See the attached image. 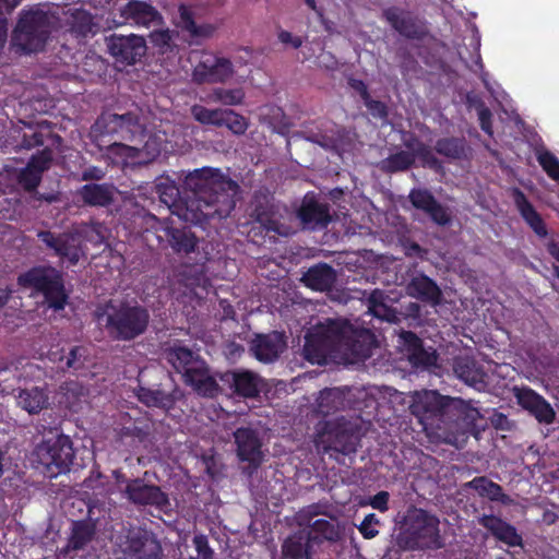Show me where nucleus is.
Masks as SVG:
<instances>
[{
    "instance_id": "nucleus-45",
    "label": "nucleus",
    "mask_w": 559,
    "mask_h": 559,
    "mask_svg": "<svg viewBox=\"0 0 559 559\" xmlns=\"http://www.w3.org/2000/svg\"><path fill=\"white\" fill-rule=\"evenodd\" d=\"M312 545L320 544L323 540L335 542L340 537L338 528L333 522L319 519L316 520L311 525L308 533H305Z\"/></svg>"
},
{
    "instance_id": "nucleus-25",
    "label": "nucleus",
    "mask_w": 559,
    "mask_h": 559,
    "mask_svg": "<svg viewBox=\"0 0 559 559\" xmlns=\"http://www.w3.org/2000/svg\"><path fill=\"white\" fill-rule=\"evenodd\" d=\"M408 199L415 209L425 212L437 225L450 224L451 215L448 209L440 204L429 190L414 188L411 190Z\"/></svg>"
},
{
    "instance_id": "nucleus-63",
    "label": "nucleus",
    "mask_w": 559,
    "mask_h": 559,
    "mask_svg": "<svg viewBox=\"0 0 559 559\" xmlns=\"http://www.w3.org/2000/svg\"><path fill=\"white\" fill-rule=\"evenodd\" d=\"M478 121L480 129L491 136L493 134L492 114L488 107L481 106L478 109Z\"/></svg>"
},
{
    "instance_id": "nucleus-52",
    "label": "nucleus",
    "mask_w": 559,
    "mask_h": 559,
    "mask_svg": "<svg viewBox=\"0 0 559 559\" xmlns=\"http://www.w3.org/2000/svg\"><path fill=\"white\" fill-rule=\"evenodd\" d=\"M69 24L71 29L81 36H86L92 31L93 17L90 12L83 9L71 10Z\"/></svg>"
},
{
    "instance_id": "nucleus-29",
    "label": "nucleus",
    "mask_w": 559,
    "mask_h": 559,
    "mask_svg": "<svg viewBox=\"0 0 559 559\" xmlns=\"http://www.w3.org/2000/svg\"><path fill=\"white\" fill-rule=\"evenodd\" d=\"M512 197L516 210L527 226L537 237L546 238L548 236L546 223L534 205L528 201L525 193L520 188H513Z\"/></svg>"
},
{
    "instance_id": "nucleus-47",
    "label": "nucleus",
    "mask_w": 559,
    "mask_h": 559,
    "mask_svg": "<svg viewBox=\"0 0 559 559\" xmlns=\"http://www.w3.org/2000/svg\"><path fill=\"white\" fill-rule=\"evenodd\" d=\"M94 535L95 528L92 524L84 521L74 522L67 548L81 550L93 539Z\"/></svg>"
},
{
    "instance_id": "nucleus-11",
    "label": "nucleus",
    "mask_w": 559,
    "mask_h": 559,
    "mask_svg": "<svg viewBox=\"0 0 559 559\" xmlns=\"http://www.w3.org/2000/svg\"><path fill=\"white\" fill-rule=\"evenodd\" d=\"M117 559H163V548L146 530H130L118 544Z\"/></svg>"
},
{
    "instance_id": "nucleus-51",
    "label": "nucleus",
    "mask_w": 559,
    "mask_h": 559,
    "mask_svg": "<svg viewBox=\"0 0 559 559\" xmlns=\"http://www.w3.org/2000/svg\"><path fill=\"white\" fill-rule=\"evenodd\" d=\"M246 93L242 87L224 88L216 87L211 94V99L224 106H239L243 103Z\"/></svg>"
},
{
    "instance_id": "nucleus-36",
    "label": "nucleus",
    "mask_w": 559,
    "mask_h": 559,
    "mask_svg": "<svg viewBox=\"0 0 559 559\" xmlns=\"http://www.w3.org/2000/svg\"><path fill=\"white\" fill-rule=\"evenodd\" d=\"M165 235L171 249L178 254H189L198 247L199 239L187 227H173L165 228Z\"/></svg>"
},
{
    "instance_id": "nucleus-9",
    "label": "nucleus",
    "mask_w": 559,
    "mask_h": 559,
    "mask_svg": "<svg viewBox=\"0 0 559 559\" xmlns=\"http://www.w3.org/2000/svg\"><path fill=\"white\" fill-rule=\"evenodd\" d=\"M358 442L357 431L344 417L325 421L316 438V444L323 453L336 452L343 455L355 453Z\"/></svg>"
},
{
    "instance_id": "nucleus-26",
    "label": "nucleus",
    "mask_w": 559,
    "mask_h": 559,
    "mask_svg": "<svg viewBox=\"0 0 559 559\" xmlns=\"http://www.w3.org/2000/svg\"><path fill=\"white\" fill-rule=\"evenodd\" d=\"M286 347L283 334L273 331L267 334H257L250 342V350L261 362L275 361Z\"/></svg>"
},
{
    "instance_id": "nucleus-57",
    "label": "nucleus",
    "mask_w": 559,
    "mask_h": 559,
    "mask_svg": "<svg viewBox=\"0 0 559 559\" xmlns=\"http://www.w3.org/2000/svg\"><path fill=\"white\" fill-rule=\"evenodd\" d=\"M52 163V150L45 147L41 151L33 154L28 159L26 166L35 170L37 174H43L48 170Z\"/></svg>"
},
{
    "instance_id": "nucleus-33",
    "label": "nucleus",
    "mask_w": 559,
    "mask_h": 559,
    "mask_svg": "<svg viewBox=\"0 0 559 559\" xmlns=\"http://www.w3.org/2000/svg\"><path fill=\"white\" fill-rule=\"evenodd\" d=\"M406 152L414 155V160L418 159L423 167L439 171L442 169L441 160L433 154L429 145L424 143L417 135L409 133L404 140Z\"/></svg>"
},
{
    "instance_id": "nucleus-37",
    "label": "nucleus",
    "mask_w": 559,
    "mask_h": 559,
    "mask_svg": "<svg viewBox=\"0 0 559 559\" xmlns=\"http://www.w3.org/2000/svg\"><path fill=\"white\" fill-rule=\"evenodd\" d=\"M388 300L389 296L384 292L380 289L372 290L368 297L369 312L382 321H386L389 323H397L400 322L401 313L395 308L390 306Z\"/></svg>"
},
{
    "instance_id": "nucleus-17",
    "label": "nucleus",
    "mask_w": 559,
    "mask_h": 559,
    "mask_svg": "<svg viewBox=\"0 0 559 559\" xmlns=\"http://www.w3.org/2000/svg\"><path fill=\"white\" fill-rule=\"evenodd\" d=\"M342 352L357 359H368L377 346L374 334L365 328H355L347 320H342Z\"/></svg>"
},
{
    "instance_id": "nucleus-10",
    "label": "nucleus",
    "mask_w": 559,
    "mask_h": 559,
    "mask_svg": "<svg viewBox=\"0 0 559 559\" xmlns=\"http://www.w3.org/2000/svg\"><path fill=\"white\" fill-rule=\"evenodd\" d=\"M409 411L423 428L428 430L440 428V423L449 416L450 408L440 393L425 390L413 395Z\"/></svg>"
},
{
    "instance_id": "nucleus-58",
    "label": "nucleus",
    "mask_w": 559,
    "mask_h": 559,
    "mask_svg": "<svg viewBox=\"0 0 559 559\" xmlns=\"http://www.w3.org/2000/svg\"><path fill=\"white\" fill-rule=\"evenodd\" d=\"M150 436V426H138V425H131L123 427L121 429V437L122 438H131L134 442L138 443H144L147 441Z\"/></svg>"
},
{
    "instance_id": "nucleus-22",
    "label": "nucleus",
    "mask_w": 559,
    "mask_h": 559,
    "mask_svg": "<svg viewBox=\"0 0 559 559\" xmlns=\"http://www.w3.org/2000/svg\"><path fill=\"white\" fill-rule=\"evenodd\" d=\"M120 16L136 26L159 27L164 25V17L151 3L140 0H130L120 9Z\"/></svg>"
},
{
    "instance_id": "nucleus-42",
    "label": "nucleus",
    "mask_w": 559,
    "mask_h": 559,
    "mask_svg": "<svg viewBox=\"0 0 559 559\" xmlns=\"http://www.w3.org/2000/svg\"><path fill=\"white\" fill-rule=\"evenodd\" d=\"M251 217H253V219L259 223L260 226L267 233L273 231L276 234H282L281 223L276 218L274 207L272 204H270L269 200H255L253 203Z\"/></svg>"
},
{
    "instance_id": "nucleus-61",
    "label": "nucleus",
    "mask_w": 559,
    "mask_h": 559,
    "mask_svg": "<svg viewBox=\"0 0 559 559\" xmlns=\"http://www.w3.org/2000/svg\"><path fill=\"white\" fill-rule=\"evenodd\" d=\"M379 524V520L376 514L370 513L365 516L358 530L366 539H371L379 534V531L374 528V525Z\"/></svg>"
},
{
    "instance_id": "nucleus-31",
    "label": "nucleus",
    "mask_w": 559,
    "mask_h": 559,
    "mask_svg": "<svg viewBox=\"0 0 559 559\" xmlns=\"http://www.w3.org/2000/svg\"><path fill=\"white\" fill-rule=\"evenodd\" d=\"M407 295L430 306H438L442 301V292L437 283L425 274L411 278L406 285Z\"/></svg>"
},
{
    "instance_id": "nucleus-3",
    "label": "nucleus",
    "mask_w": 559,
    "mask_h": 559,
    "mask_svg": "<svg viewBox=\"0 0 559 559\" xmlns=\"http://www.w3.org/2000/svg\"><path fill=\"white\" fill-rule=\"evenodd\" d=\"M439 525L440 521L436 515L423 509H409L396 543L403 550L440 549L444 543Z\"/></svg>"
},
{
    "instance_id": "nucleus-6",
    "label": "nucleus",
    "mask_w": 559,
    "mask_h": 559,
    "mask_svg": "<svg viewBox=\"0 0 559 559\" xmlns=\"http://www.w3.org/2000/svg\"><path fill=\"white\" fill-rule=\"evenodd\" d=\"M52 17L40 9L23 10L12 34V44L31 53L41 51L51 34Z\"/></svg>"
},
{
    "instance_id": "nucleus-59",
    "label": "nucleus",
    "mask_w": 559,
    "mask_h": 559,
    "mask_svg": "<svg viewBox=\"0 0 559 559\" xmlns=\"http://www.w3.org/2000/svg\"><path fill=\"white\" fill-rule=\"evenodd\" d=\"M87 353V348L84 346H73L69 350V354L66 357V368L68 370H79L82 368L83 362L82 358L85 357Z\"/></svg>"
},
{
    "instance_id": "nucleus-4",
    "label": "nucleus",
    "mask_w": 559,
    "mask_h": 559,
    "mask_svg": "<svg viewBox=\"0 0 559 559\" xmlns=\"http://www.w3.org/2000/svg\"><path fill=\"white\" fill-rule=\"evenodd\" d=\"M17 285L31 289L34 295H41L49 309L61 311L69 302L63 272L49 264L32 266L19 274Z\"/></svg>"
},
{
    "instance_id": "nucleus-13",
    "label": "nucleus",
    "mask_w": 559,
    "mask_h": 559,
    "mask_svg": "<svg viewBox=\"0 0 559 559\" xmlns=\"http://www.w3.org/2000/svg\"><path fill=\"white\" fill-rule=\"evenodd\" d=\"M235 74L233 62L225 57L204 53L192 70L195 84H224Z\"/></svg>"
},
{
    "instance_id": "nucleus-16",
    "label": "nucleus",
    "mask_w": 559,
    "mask_h": 559,
    "mask_svg": "<svg viewBox=\"0 0 559 559\" xmlns=\"http://www.w3.org/2000/svg\"><path fill=\"white\" fill-rule=\"evenodd\" d=\"M296 217L305 229L321 230L326 228L333 221L331 205L321 201L314 192H307L299 207Z\"/></svg>"
},
{
    "instance_id": "nucleus-49",
    "label": "nucleus",
    "mask_w": 559,
    "mask_h": 559,
    "mask_svg": "<svg viewBox=\"0 0 559 559\" xmlns=\"http://www.w3.org/2000/svg\"><path fill=\"white\" fill-rule=\"evenodd\" d=\"M225 110L226 109L223 108L211 109L203 105L195 104L191 107V115L193 119L201 124L222 128Z\"/></svg>"
},
{
    "instance_id": "nucleus-8",
    "label": "nucleus",
    "mask_w": 559,
    "mask_h": 559,
    "mask_svg": "<svg viewBox=\"0 0 559 559\" xmlns=\"http://www.w3.org/2000/svg\"><path fill=\"white\" fill-rule=\"evenodd\" d=\"M35 454L44 474L55 478L70 471L74 460L73 442L69 436L59 435L38 444Z\"/></svg>"
},
{
    "instance_id": "nucleus-41",
    "label": "nucleus",
    "mask_w": 559,
    "mask_h": 559,
    "mask_svg": "<svg viewBox=\"0 0 559 559\" xmlns=\"http://www.w3.org/2000/svg\"><path fill=\"white\" fill-rule=\"evenodd\" d=\"M312 544L304 532L288 536L282 544L283 559H311Z\"/></svg>"
},
{
    "instance_id": "nucleus-40",
    "label": "nucleus",
    "mask_w": 559,
    "mask_h": 559,
    "mask_svg": "<svg viewBox=\"0 0 559 559\" xmlns=\"http://www.w3.org/2000/svg\"><path fill=\"white\" fill-rule=\"evenodd\" d=\"M464 487L475 490L480 497L488 498L490 501H498L504 504L510 502V497L503 492L502 487L486 476H477L467 481Z\"/></svg>"
},
{
    "instance_id": "nucleus-55",
    "label": "nucleus",
    "mask_w": 559,
    "mask_h": 559,
    "mask_svg": "<svg viewBox=\"0 0 559 559\" xmlns=\"http://www.w3.org/2000/svg\"><path fill=\"white\" fill-rule=\"evenodd\" d=\"M223 127H226L231 133L242 135L246 133L249 122L246 117L237 114L233 109H226L223 117Z\"/></svg>"
},
{
    "instance_id": "nucleus-32",
    "label": "nucleus",
    "mask_w": 559,
    "mask_h": 559,
    "mask_svg": "<svg viewBox=\"0 0 559 559\" xmlns=\"http://www.w3.org/2000/svg\"><path fill=\"white\" fill-rule=\"evenodd\" d=\"M301 281L312 290L328 292L336 281V272L330 264L319 262L304 273Z\"/></svg>"
},
{
    "instance_id": "nucleus-28",
    "label": "nucleus",
    "mask_w": 559,
    "mask_h": 559,
    "mask_svg": "<svg viewBox=\"0 0 559 559\" xmlns=\"http://www.w3.org/2000/svg\"><path fill=\"white\" fill-rule=\"evenodd\" d=\"M143 377L144 372H140L139 384L135 389L138 400L147 407H158L166 411L171 409L177 401V390L175 389L173 392H166L160 388V384L156 388L146 386L143 383Z\"/></svg>"
},
{
    "instance_id": "nucleus-50",
    "label": "nucleus",
    "mask_w": 559,
    "mask_h": 559,
    "mask_svg": "<svg viewBox=\"0 0 559 559\" xmlns=\"http://www.w3.org/2000/svg\"><path fill=\"white\" fill-rule=\"evenodd\" d=\"M179 22L178 25L191 36H207L210 35V26L198 25L194 21V14L190 7L180 4L179 9Z\"/></svg>"
},
{
    "instance_id": "nucleus-62",
    "label": "nucleus",
    "mask_w": 559,
    "mask_h": 559,
    "mask_svg": "<svg viewBox=\"0 0 559 559\" xmlns=\"http://www.w3.org/2000/svg\"><path fill=\"white\" fill-rule=\"evenodd\" d=\"M365 106L367 107L370 115L376 119L384 120L388 118V106L385 103L381 100L372 99L370 96L364 100Z\"/></svg>"
},
{
    "instance_id": "nucleus-2",
    "label": "nucleus",
    "mask_w": 559,
    "mask_h": 559,
    "mask_svg": "<svg viewBox=\"0 0 559 559\" xmlns=\"http://www.w3.org/2000/svg\"><path fill=\"white\" fill-rule=\"evenodd\" d=\"M95 317L108 337L116 342H131L143 335L150 324V312L138 302L111 300L97 308Z\"/></svg>"
},
{
    "instance_id": "nucleus-21",
    "label": "nucleus",
    "mask_w": 559,
    "mask_h": 559,
    "mask_svg": "<svg viewBox=\"0 0 559 559\" xmlns=\"http://www.w3.org/2000/svg\"><path fill=\"white\" fill-rule=\"evenodd\" d=\"M182 380L195 394L205 399H214L222 392L216 377L211 374L205 360L197 361V367L189 368Z\"/></svg>"
},
{
    "instance_id": "nucleus-54",
    "label": "nucleus",
    "mask_w": 559,
    "mask_h": 559,
    "mask_svg": "<svg viewBox=\"0 0 559 559\" xmlns=\"http://www.w3.org/2000/svg\"><path fill=\"white\" fill-rule=\"evenodd\" d=\"M41 179L43 176L27 166L21 168L16 175L17 185L28 193L36 192Z\"/></svg>"
},
{
    "instance_id": "nucleus-20",
    "label": "nucleus",
    "mask_w": 559,
    "mask_h": 559,
    "mask_svg": "<svg viewBox=\"0 0 559 559\" xmlns=\"http://www.w3.org/2000/svg\"><path fill=\"white\" fill-rule=\"evenodd\" d=\"M218 379L236 395L246 399L259 396L263 386V379L251 370H228L218 373Z\"/></svg>"
},
{
    "instance_id": "nucleus-5",
    "label": "nucleus",
    "mask_w": 559,
    "mask_h": 559,
    "mask_svg": "<svg viewBox=\"0 0 559 559\" xmlns=\"http://www.w3.org/2000/svg\"><path fill=\"white\" fill-rule=\"evenodd\" d=\"M342 320L326 319L311 326L305 335L304 357L311 364L323 366L342 352Z\"/></svg>"
},
{
    "instance_id": "nucleus-27",
    "label": "nucleus",
    "mask_w": 559,
    "mask_h": 559,
    "mask_svg": "<svg viewBox=\"0 0 559 559\" xmlns=\"http://www.w3.org/2000/svg\"><path fill=\"white\" fill-rule=\"evenodd\" d=\"M478 524L486 528L500 543L508 547H522L523 538L516 527L499 516L484 514L478 518Z\"/></svg>"
},
{
    "instance_id": "nucleus-15",
    "label": "nucleus",
    "mask_w": 559,
    "mask_h": 559,
    "mask_svg": "<svg viewBox=\"0 0 559 559\" xmlns=\"http://www.w3.org/2000/svg\"><path fill=\"white\" fill-rule=\"evenodd\" d=\"M107 47L116 63L123 67L140 62L147 50L144 37L135 34H112L107 38Z\"/></svg>"
},
{
    "instance_id": "nucleus-48",
    "label": "nucleus",
    "mask_w": 559,
    "mask_h": 559,
    "mask_svg": "<svg viewBox=\"0 0 559 559\" xmlns=\"http://www.w3.org/2000/svg\"><path fill=\"white\" fill-rule=\"evenodd\" d=\"M102 151L106 152V156L110 158L112 163L118 164L120 162L124 163L129 158H133L135 156L136 148L131 145H127L117 139H105Z\"/></svg>"
},
{
    "instance_id": "nucleus-64",
    "label": "nucleus",
    "mask_w": 559,
    "mask_h": 559,
    "mask_svg": "<svg viewBox=\"0 0 559 559\" xmlns=\"http://www.w3.org/2000/svg\"><path fill=\"white\" fill-rule=\"evenodd\" d=\"M491 426L497 430L510 431L512 429V423L503 413L495 411L489 417Z\"/></svg>"
},
{
    "instance_id": "nucleus-60",
    "label": "nucleus",
    "mask_w": 559,
    "mask_h": 559,
    "mask_svg": "<svg viewBox=\"0 0 559 559\" xmlns=\"http://www.w3.org/2000/svg\"><path fill=\"white\" fill-rule=\"evenodd\" d=\"M150 39L154 47L159 48L162 52H166L173 38L169 29H155L150 34Z\"/></svg>"
},
{
    "instance_id": "nucleus-34",
    "label": "nucleus",
    "mask_w": 559,
    "mask_h": 559,
    "mask_svg": "<svg viewBox=\"0 0 559 559\" xmlns=\"http://www.w3.org/2000/svg\"><path fill=\"white\" fill-rule=\"evenodd\" d=\"M17 405L31 415L39 414L49 405V396L45 388L32 386L19 391Z\"/></svg>"
},
{
    "instance_id": "nucleus-38",
    "label": "nucleus",
    "mask_w": 559,
    "mask_h": 559,
    "mask_svg": "<svg viewBox=\"0 0 559 559\" xmlns=\"http://www.w3.org/2000/svg\"><path fill=\"white\" fill-rule=\"evenodd\" d=\"M166 358L175 370L182 374V378L189 368L197 367V361L204 360L187 346L179 344H175L166 349Z\"/></svg>"
},
{
    "instance_id": "nucleus-1",
    "label": "nucleus",
    "mask_w": 559,
    "mask_h": 559,
    "mask_svg": "<svg viewBox=\"0 0 559 559\" xmlns=\"http://www.w3.org/2000/svg\"><path fill=\"white\" fill-rule=\"evenodd\" d=\"M183 182L188 190L183 213L186 221L194 224L221 221L234 211L240 187L219 169H195L186 176Z\"/></svg>"
},
{
    "instance_id": "nucleus-18",
    "label": "nucleus",
    "mask_w": 559,
    "mask_h": 559,
    "mask_svg": "<svg viewBox=\"0 0 559 559\" xmlns=\"http://www.w3.org/2000/svg\"><path fill=\"white\" fill-rule=\"evenodd\" d=\"M122 493L136 506H152L164 510L169 506V499L160 487L146 484L144 478H133L124 486Z\"/></svg>"
},
{
    "instance_id": "nucleus-46",
    "label": "nucleus",
    "mask_w": 559,
    "mask_h": 559,
    "mask_svg": "<svg viewBox=\"0 0 559 559\" xmlns=\"http://www.w3.org/2000/svg\"><path fill=\"white\" fill-rule=\"evenodd\" d=\"M414 164V155L402 150L382 159L380 169L386 174H395L411 169Z\"/></svg>"
},
{
    "instance_id": "nucleus-39",
    "label": "nucleus",
    "mask_w": 559,
    "mask_h": 559,
    "mask_svg": "<svg viewBox=\"0 0 559 559\" xmlns=\"http://www.w3.org/2000/svg\"><path fill=\"white\" fill-rule=\"evenodd\" d=\"M433 150L449 160H461L467 157L469 147L463 136H444L436 141Z\"/></svg>"
},
{
    "instance_id": "nucleus-14",
    "label": "nucleus",
    "mask_w": 559,
    "mask_h": 559,
    "mask_svg": "<svg viewBox=\"0 0 559 559\" xmlns=\"http://www.w3.org/2000/svg\"><path fill=\"white\" fill-rule=\"evenodd\" d=\"M37 238L53 251V255L67 260L71 265H76L84 254L82 240L78 233L63 231L52 233L50 230H39Z\"/></svg>"
},
{
    "instance_id": "nucleus-35",
    "label": "nucleus",
    "mask_w": 559,
    "mask_h": 559,
    "mask_svg": "<svg viewBox=\"0 0 559 559\" xmlns=\"http://www.w3.org/2000/svg\"><path fill=\"white\" fill-rule=\"evenodd\" d=\"M78 195L88 206L104 207L114 201L112 186L108 183H86L78 190Z\"/></svg>"
},
{
    "instance_id": "nucleus-44",
    "label": "nucleus",
    "mask_w": 559,
    "mask_h": 559,
    "mask_svg": "<svg viewBox=\"0 0 559 559\" xmlns=\"http://www.w3.org/2000/svg\"><path fill=\"white\" fill-rule=\"evenodd\" d=\"M317 404L323 415H330L345 407V394L338 388L323 389L320 391Z\"/></svg>"
},
{
    "instance_id": "nucleus-23",
    "label": "nucleus",
    "mask_w": 559,
    "mask_h": 559,
    "mask_svg": "<svg viewBox=\"0 0 559 559\" xmlns=\"http://www.w3.org/2000/svg\"><path fill=\"white\" fill-rule=\"evenodd\" d=\"M397 343L414 366L431 367L436 364V350L426 349L423 340L415 332L402 330Z\"/></svg>"
},
{
    "instance_id": "nucleus-43",
    "label": "nucleus",
    "mask_w": 559,
    "mask_h": 559,
    "mask_svg": "<svg viewBox=\"0 0 559 559\" xmlns=\"http://www.w3.org/2000/svg\"><path fill=\"white\" fill-rule=\"evenodd\" d=\"M457 430L463 433L474 432L477 428V421L481 418V414L476 407L469 403L461 402L454 412L450 409L448 418H453Z\"/></svg>"
},
{
    "instance_id": "nucleus-30",
    "label": "nucleus",
    "mask_w": 559,
    "mask_h": 559,
    "mask_svg": "<svg viewBox=\"0 0 559 559\" xmlns=\"http://www.w3.org/2000/svg\"><path fill=\"white\" fill-rule=\"evenodd\" d=\"M456 377L464 381L467 385L478 391H483L487 386V373L484 367L474 358L456 357L453 365Z\"/></svg>"
},
{
    "instance_id": "nucleus-53",
    "label": "nucleus",
    "mask_w": 559,
    "mask_h": 559,
    "mask_svg": "<svg viewBox=\"0 0 559 559\" xmlns=\"http://www.w3.org/2000/svg\"><path fill=\"white\" fill-rule=\"evenodd\" d=\"M155 191L160 201L169 207L175 206L180 199L177 185L169 178L160 179L155 186Z\"/></svg>"
},
{
    "instance_id": "nucleus-7",
    "label": "nucleus",
    "mask_w": 559,
    "mask_h": 559,
    "mask_svg": "<svg viewBox=\"0 0 559 559\" xmlns=\"http://www.w3.org/2000/svg\"><path fill=\"white\" fill-rule=\"evenodd\" d=\"M145 126L135 112L114 114L103 112L92 127L94 143L103 150L106 138L120 141H142L145 135Z\"/></svg>"
},
{
    "instance_id": "nucleus-24",
    "label": "nucleus",
    "mask_w": 559,
    "mask_h": 559,
    "mask_svg": "<svg viewBox=\"0 0 559 559\" xmlns=\"http://www.w3.org/2000/svg\"><path fill=\"white\" fill-rule=\"evenodd\" d=\"M515 397L518 404L533 415L538 423L550 425L555 421V409L544 396L536 393L533 389H518Z\"/></svg>"
},
{
    "instance_id": "nucleus-19",
    "label": "nucleus",
    "mask_w": 559,
    "mask_h": 559,
    "mask_svg": "<svg viewBox=\"0 0 559 559\" xmlns=\"http://www.w3.org/2000/svg\"><path fill=\"white\" fill-rule=\"evenodd\" d=\"M382 15L394 31L407 39L423 40L428 35L425 23L409 11L390 7L383 10Z\"/></svg>"
},
{
    "instance_id": "nucleus-12",
    "label": "nucleus",
    "mask_w": 559,
    "mask_h": 559,
    "mask_svg": "<svg viewBox=\"0 0 559 559\" xmlns=\"http://www.w3.org/2000/svg\"><path fill=\"white\" fill-rule=\"evenodd\" d=\"M236 455L240 462L248 463L246 472L255 473L264 462L263 440L258 429L239 427L233 432Z\"/></svg>"
},
{
    "instance_id": "nucleus-56",
    "label": "nucleus",
    "mask_w": 559,
    "mask_h": 559,
    "mask_svg": "<svg viewBox=\"0 0 559 559\" xmlns=\"http://www.w3.org/2000/svg\"><path fill=\"white\" fill-rule=\"evenodd\" d=\"M537 162L539 163L543 170L547 174L549 178L552 180H559V159L558 157L551 153L550 151L544 150L537 152L536 154Z\"/></svg>"
}]
</instances>
